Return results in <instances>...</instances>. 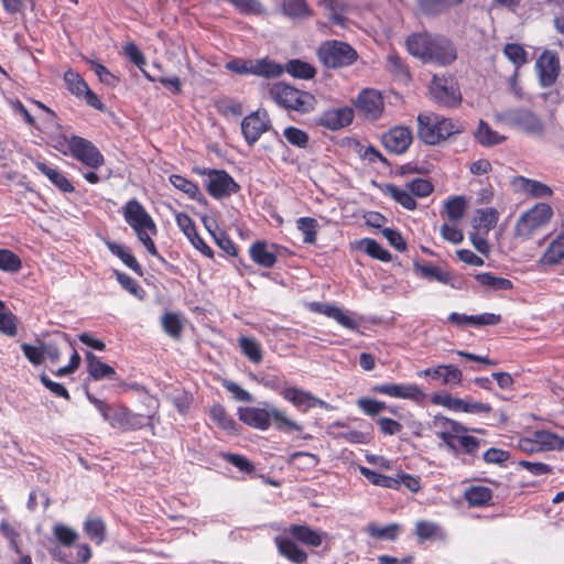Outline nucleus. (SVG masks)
<instances>
[{
  "instance_id": "1",
  "label": "nucleus",
  "mask_w": 564,
  "mask_h": 564,
  "mask_svg": "<svg viewBox=\"0 0 564 564\" xmlns=\"http://www.w3.org/2000/svg\"><path fill=\"white\" fill-rule=\"evenodd\" d=\"M238 415L240 421L254 429L265 431L270 427L271 421L279 431H301L302 426L286 416V414L276 408H239Z\"/></svg>"
},
{
  "instance_id": "2",
  "label": "nucleus",
  "mask_w": 564,
  "mask_h": 564,
  "mask_svg": "<svg viewBox=\"0 0 564 564\" xmlns=\"http://www.w3.org/2000/svg\"><path fill=\"white\" fill-rule=\"evenodd\" d=\"M123 216L147 250L152 256H159L152 240V236L156 234V226L144 207L137 199H131L124 206Z\"/></svg>"
},
{
  "instance_id": "3",
  "label": "nucleus",
  "mask_w": 564,
  "mask_h": 564,
  "mask_svg": "<svg viewBox=\"0 0 564 564\" xmlns=\"http://www.w3.org/2000/svg\"><path fill=\"white\" fill-rule=\"evenodd\" d=\"M269 94L278 105L299 112H308L313 110L315 105L313 95L283 83L274 84L270 88Z\"/></svg>"
},
{
  "instance_id": "4",
  "label": "nucleus",
  "mask_w": 564,
  "mask_h": 564,
  "mask_svg": "<svg viewBox=\"0 0 564 564\" xmlns=\"http://www.w3.org/2000/svg\"><path fill=\"white\" fill-rule=\"evenodd\" d=\"M321 63L328 68L346 67L358 58L356 50L346 42L330 40L321 44L317 50Z\"/></svg>"
},
{
  "instance_id": "5",
  "label": "nucleus",
  "mask_w": 564,
  "mask_h": 564,
  "mask_svg": "<svg viewBox=\"0 0 564 564\" xmlns=\"http://www.w3.org/2000/svg\"><path fill=\"white\" fill-rule=\"evenodd\" d=\"M87 398L98 409L104 420L112 427L130 430L141 426V416L131 413L128 409L119 405H109L90 393H87Z\"/></svg>"
},
{
  "instance_id": "6",
  "label": "nucleus",
  "mask_w": 564,
  "mask_h": 564,
  "mask_svg": "<svg viewBox=\"0 0 564 564\" xmlns=\"http://www.w3.org/2000/svg\"><path fill=\"white\" fill-rule=\"evenodd\" d=\"M552 216L553 210L550 205L544 203L534 205L518 219L514 227L516 236L523 240L531 238L538 229L551 220Z\"/></svg>"
},
{
  "instance_id": "7",
  "label": "nucleus",
  "mask_w": 564,
  "mask_h": 564,
  "mask_svg": "<svg viewBox=\"0 0 564 564\" xmlns=\"http://www.w3.org/2000/svg\"><path fill=\"white\" fill-rule=\"evenodd\" d=\"M67 141L69 153L79 162L91 169H98L105 163L104 155L87 139L72 135Z\"/></svg>"
},
{
  "instance_id": "8",
  "label": "nucleus",
  "mask_w": 564,
  "mask_h": 564,
  "mask_svg": "<svg viewBox=\"0 0 564 564\" xmlns=\"http://www.w3.org/2000/svg\"><path fill=\"white\" fill-rule=\"evenodd\" d=\"M240 126L246 142L253 145L271 128V121L265 110H257L245 117Z\"/></svg>"
},
{
  "instance_id": "9",
  "label": "nucleus",
  "mask_w": 564,
  "mask_h": 564,
  "mask_svg": "<svg viewBox=\"0 0 564 564\" xmlns=\"http://www.w3.org/2000/svg\"><path fill=\"white\" fill-rule=\"evenodd\" d=\"M354 106L359 116L371 121L377 120L383 112L382 96L375 89H364L360 91Z\"/></svg>"
},
{
  "instance_id": "10",
  "label": "nucleus",
  "mask_w": 564,
  "mask_h": 564,
  "mask_svg": "<svg viewBox=\"0 0 564 564\" xmlns=\"http://www.w3.org/2000/svg\"><path fill=\"white\" fill-rule=\"evenodd\" d=\"M66 88L77 98H82L85 102L98 110H104V105L97 95L88 87L84 78L73 69H68L64 74Z\"/></svg>"
},
{
  "instance_id": "11",
  "label": "nucleus",
  "mask_w": 564,
  "mask_h": 564,
  "mask_svg": "<svg viewBox=\"0 0 564 564\" xmlns=\"http://www.w3.org/2000/svg\"><path fill=\"white\" fill-rule=\"evenodd\" d=\"M535 67L540 85L542 87H551L560 75V58L555 52L545 50L536 59Z\"/></svg>"
},
{
  "instance_id": "12",
  "label": "nucleus",
  "mask_w": 564,
  "mask_h": 564,
  "mask_svg": "<svg viewBox=\"0 0 564 564\" xmlns=\"http://www.w3.org/2000/svg\"><path fill=\"white\" fill-rule=\"evenodd\" d=\"M207 191L215 198H223L239 191V185L225 171L212 170L207 173Z\"/></svg>"
},
{
  "instance_id": "13",
  "label": "nucleus",
  "mask_w": 564,
  "mask_h": 564,
  "mask_svg": "<svg viewBox=\"0 0 564 564\" xmlns=\"http://www.w3.org/2000/svg\"><path fill=\"white\" fill-rule=\"evenodd\" d=\"M382 144L391 153H404L413 141V134L409 127L395 126L382 134Z\"/></svg>"
},
{
  "instance_id": "14",
  "label": "nucleus",
  "mask_w": 564,
  "mask_h": 564,
  "mask_svg": "<svg viewBox=\"0 0 564 564\" xmlns=\"http://www.w3.org/2000/svg\"><path fill=\"white\" fill-rule=\"evenodd\" d=\"M432 98L444 107H456L460 102V95L447 79L434 76L430 86Z\"/></svg>"
},
{
  "instance_id": "15",
  "label": "nucleus",
  "mask_w": 564,
  "mask_h": 564,
  "mask_svg": "<svg viewBox=\"0 0 564 564\" xmlns=\"http://www.w3.org/2000/svg\"><path fill=\"white\" fill-rule=\"evenodd\" d=\"M430 55L427 62L440 65L451 64L457 57L456 50L448 39L433 34L431 36Z\"/></svg>"
},
{
  "instance_id": "16",
  "label": "nucleus",
  "mask_w": 564,
  "mask_h": 564,
  "mask_svg": "<svg viewBox=\"0 0 564 564\" xmlns=\"http://www.w3.org/2000/svg\"><path fill=\"white\" fill-rule=\"evenodd\" d=\"M354 110L349 107H340L325 110L317 118V124L332 131L343 129L351 123Z\"/></svg>"
},
{
  "instance_id": "17",
  "label": "nucleus",
  "mask_w": 564,
  "mask_h": 564,
  "mask_svg": "<svg viewBox=\"0 0 564 564\" xmlns=\"http://www.w3.org/2000/svg\"><path fill=\"white\" fill-rule=\"evenodd\" d=\"M507 120L528 133H540L543 130L542 121L530 110L516 109L506 112Z\"/></svg>"
},
{
  "instance_id": "18",
  "label": "nucleus",
  "mask_w": 564,
  "mask_h": 564,
  "mask_svg": "<svg viewBox=\"0 0 564 564\" xmlns=\"http://www.w3.org/2000/svg\"><path fill=\"white\" fill-rule=\"evenodd\" d=\"M417 135L426 144L440 143L437 115L434 112L420 113L417 116Z\"/></svg>"
},
{
  "instance_id": "19",
  "label": "nucleus",
  "mask_w": 564,
  "mask_h": 564,
  "mask_svg": "<svg viewBox=\"0 0 564 564\" xmlns=\"http://www.w3.org/2000/svg\"><path fill=\"white\" fill-rule=\"evenodd\" d=\"M176 224L180 229L184 232V235L188 238L191 243L199 250L203 254L212 258L214 252L210 247H208L204 240L199 237L196 231V227L193 220L185 213H177L175 216Z\"/></svg>"
},
{
  "instance_id": "20",
  "label": "nucleus",
  "mask_w": 564,
  "mask_h": 564,
  "mask_svg": "<svg viewBox=\"0 0 564 564\" xmlns=\"http://www.w3.org/2000/svg\"><path fill=\"white\" fill-rule=\"evenodd\" d=\"M419 377H430L432 379H442L446 386H457L462 382L463 372L454 365H440L417 372Z\"/></svg>"
},
{
  "instance_id": "21",
  "label": "nucleus",
  "mask_w": 564,
  "mask_h": 564,
  "mask_svg": "<svg viewBox=\"0 0 564 564\" xmlns=\"http://www.w3.org/2000/svg\"><path fill=\"white\" fill-rule=\"evenodd\" d=\"M372 390L389 397L409 400H420L425 395L416 384H380L373 387Z\"/></svg>"
},
{
  "instance_id": "22",
  "label": "nucleus",
  "mask_w": 564,
  "mask_h": 564,
  "mask_svg": "<svg viewBox=\"0 0 564 564\" xmlns=\"http://www.w3.org/2000/svg\"><path fill=\"white\" fill-rule=\"evenodd\" d=\"M281 394L296 408L305 406L306 409H310L317 405L325 409L328 408V404L325 401L317 399L311 392L294 387L285 388Z\"/></svg>"
},
{
  "instance_id": "23",
  "label": "nucleus",
  "mask_w": 564,
  "mask_h": 564,
  "mask_svg": "<svg viewBox=\"0 0 564 564\" xmlns=\"http://www.w3.org/2000/svg\"><path fill=\"white\" fill-rule=\"evenodd\" d=\"M85 358L87 362V371L89 377L94 380L116 379V370L111 366L101 361L95 354L87 351Z\"/></svg>"
},
{
  "instance_id": "24",
  "label": "nucleus",
  "mask_w": 564,
  "mask_h": 564,
  "mask_svg": "<svg viewBox=\"0 0 564 564\" xmlns=\"http://www.w3.org/2000/svg\"><path fill=\"white\" fill-rule=\"evenodd\" d=\"M289 533L297 541L315 547L319 546L326 538V533L313 530L306 524H292Z\"/></svg>"
},
{
  "instance_id": "25",
  "label": "nucleus",
  "mask_w": 564,
  "mask_h": 564,
  "mask_svg": "<svg viewBox=\"0 0 564 564\" xmlns=\"http://www.w3.org/2000/svg\"><path fill=\"white\" fill-rule=\"evenodd\" d=\"M274 246H268L264 241H256L251 245L249 253L253 262L264 268H272L276 262Z\"/></svg>"
},
{
  "instance_id": "26",
  "label": "nucleus",
  "mask_w": 564,
  "mask_h": 564,
  "mask_svg": "<svg viewBox=\"0 0 564 564\" xmlns=\"http://www.w3.org/2000/svg\"><path fill=\"white\" fill-rule=\"evenodd\" d=\"M274 541L279 553L289 561L296 564H303L306 562V552L300 549L291 539L276 536Z\"/></svg>"
},
{
  "instance_id": "27",
  "label": "nucleus",
  "mask_w": 564,
  "mask_h": 564,
  "mask_svg": "<svg viewBox=\"0 0 564 564\" xmlns=\"http://www.w3.org/2000/svg\"><path fill=\"white\" fill-rule=\"evenodd\" d=\"M430 33H417L412 34L406 40V47L411 55L422 59L423 62H427V56L430 55V44H431Z\"/></svg>"
},
{
  "instance_id": "28",
  "label": "nucleus",
  "mask_w": 564,
  "mask_h": 564,
  "mask_svg": "<svg viewBox=\"0 0 564 564\" xmlns=\"http://www.w3.org/2000/svg\"><path fill=\"white\" fill-rule=\"evenodd\" d=\"M36 169L45 175L58 189L65 193H73L74 186L70 181L59 170L52 167L43 162H36Z\"/></svg>"
},
{
  "instance_id": "29",
  "label": "nucleus",
  "mask_w": 564,
  "mask_h": 564,
  "mask_svg": "<svg viewBox=\"0 0 564 564\" xmlns=\"http://www.w3.org/2000/svg\"><path fill=\"white\" fill-rule=\"evenodd\" d=\"M513 184L534 197H550L553 194L552 188L546 184L523 176L516 177Z\"/></svg>"
},
{
  "instance_id": "30",
  "label": "nucleus",
  "mask_w": 564,
  "mask_h": 564,
  "mask_svg": "<svg viewBox=\"0 0 564 564\" xmlns=\"http://www.w3.org/2000/svg\"><path fill=\"white\" fill-rule=\"evenodd\" d=\"M476 141L482 147H494L502 143L506 140V137L499 134L497 131L492 130L490 126L480 120L477 130L474 133Z\"/></svg>"
},
{
  "instance_id": "31",
  "label": "nucleus",
  "mask_w": 564,
  "mask_h": 564,
  "mask_svg": "<svg viewBox=\"0 0 564 564\" xmlns=\"http://www.w3.org/2000/svg\"><path fill=\"white\" fill-rule=\"evenodd\" d=\"M284 67L269 58L253 59L252 75L275 78L283 74Z\"/></svg>"
},
{
  "instance_id": "32",
  "label": "nucleus",
  "mask_w": 564,
  "mask_h": 564,
  "mask_svg": "<svg viewBox=\"0 0 564 564\" xmlns=\"http://www.w3.org/2000/svg\"><path fill=\"white\" fill-rule=\"evenodd\" d=\"M443 425L447 427L446 431L438 432V437L451 448L456 449L458 447L457 443V436H459L460 433L465 432L466 429L452 420L448 419H442L441 420Z\"/></svg>"
},
{
  "instance_id": "33",
  "label": "nucleus",
  "mask_w": 564,
  "mask_h": 564,
  "mask_svg": "<svg viewBox=\"0 0 564 564\" xmlns=\"http://www.w3.org/2000/svg\"><path fill=\"white\" fill-rule=\"evenodd\" d=\"M401 527L398 523H390L384 527H380L377 523H369L366 528V532L373 539L384 540V541H394L399 533Z\"/></svg>"
},
{
  "instance_id": "34",
  "label": "nucleus",
  "mask_w": 564,
  "mask_h": 564,
  "mask_svg": "<svg viewBox=\"0 0 564 564\" xmlns=\"http://www.w3.org/2000/svg\"><path fill=\"white\" fill-rule=\"evenodd\" d=\"M534 442H538L541 452L560 451L564 448V437L549 431H538L534 433Z\"/></svg>"
},
{
  "instance_id": "35",
  "label": "nucleus",
  "mask_w": 564,
  "mask_h": 564,
  "mask_svg": "<svg viewBox=\"0 0 564 564\" xmlns=\"http://www.w3.org/2000/svg\"><path fill=\"white\" fill-rule=\"evenodd\" d=\"M467 209V202L464 196H453L444 203V214L451 221L460 220Z\"/></svg>"
},
{
  "instance_id": "36",
  "label": "nucleus",
  "mask_w": 564,
  "mask_h": 564,
  "mask_svg": "<svg viewBox=\"0 0 564 564\" xmlns=\"http://www.w3.org/2000/svg\"><path fill=\"white\" fill-rule=\"evenodd\" d=\"M210 417L213 422L224 431L229 433L236 432V423L234 419L226 412L225 408L216 403L209 410Z\"/></svg>"
},
{
  "instance_id": "37",
  "label": "nucleus",
  "mask_w": 564,
  "mask_h": 564,
  "mask_svg": "<svg viewBox=\"0 0 564 564\" xmlns=\"http://www.w3.org/2000/svg\"><path fill=\"white\" fill-rule=\"evenodd\" d=\"M286 463L300 470H311L319 464V457L307 452H294L289 456Z\"/></svg>"
},
{
  "instance_id": "38",
  "label": "nucleus",
  "mask_w": 564,
  "mask_h": 564,
  "mask_svg": "<svg viewBox=\"0 0 564 564\" xmlns=\"http://www.w3.org/2000/svg\"><path fill=\"white\" fill-rule=\"evenodd\" d=\"M414 271L422 278L435 280L443 284H447L451 281L449 272L436 265L414 263Z\"/></svg>"
},
{
  "instance_id": "39",
  "label": "nucleus",
  "mask_w": 564,
  "mask_h": 564,
  "mask_svg": "<svg viewBox=\"0 0 564 564\" xmlns=\"http://www.w3.org/2000/svg\"><path fill=\"white\" fill-rule=\"evenodd\" d=\"M564 259V238L554 239L540 259L541 264H557Z\"/></svg>"
},
{
  "instance_id": "40",
  "label": "nucleus",
  "mask_w": 564,
  "mask_h": 564,
  "mask_svg": "<svg viewBox=\"0 0 564 564\" xmlns=\"http://www.w3.org/2000/svg\"><path fill=\"white\" fill-rule=\"evenodd\" d=\"M498 221V213L494 208L478 209L474 219L475 227L488 234Z\"/></svg>"
},
{
  "instance_id": "41",
  "label": "nucleus",
  "mask_w": 564,
  "mask_h": 564,
  "mask_svg": "<svg viewBox=\"0 0 564 564\" xmlns=\"http://www.w3.org/2000/svg\"><path fill=\"white\" fill-rule=\"evenodd\" d=\"M437 124L438 134H442L440 135V143L454 134L462 133L465 130V126L460 121L444 118L440 115H437Z\"/></svg>"
},
{
  "instance_id": "42",
  "label": "nucleus",
  "mask_w": 564,
  "mask_h": 564,
  "mask_svg": "<svg viewBox=\"0 0 564 564\" xmlns=\"http://www.w3.org/2000/svg\"><path fill=\"white\" fill-rule=\"evenodd\" d=\"M415 533L421 541L430 539H444L445 533L442 528L431 521H419L415 524Z\"/></svg>"
},
{
  "instance_id": "43",
  "label": "nucleus",
  "mask_w": 564,
  "mask_h": 564,
  "mask_svg": "<svg viewBox=\"0 0 564 564\" xmlns=\"http://www.w3.org/2000/svg\"><path fill=\"white\" fill-rule=\"evenodd\" d=\"M284 70H286L293 77H297V78H302V79H311L316 74L315 68L311 64L300 61V59L290 61L286 64Z\"/></svg>"
},
{
  "instance_id": "44",
  "label": "nucleus",
  "mask_w": 564,
  "mask_h": 564,
  "mask_svg": "<svg viewBox=\"0 0 564 564\" xmlns=\"http://www.w3.org/2000/svg\"><path fill=\"white\" fill-rule=\"evenodd\" d=\"M86 534L95 543L100 544L106 539V525L99 518L87 519L84 524Z\"/></svg>"
},
{
  "instance_id": "45",
  "label": "nucleus",
  "mask_w": 564,
  "mask_h": 564,
  "mask_svg": "<svg viewBox=\"0 0 564 564\" xmlns=\"http://www.w3.org/2000/svg\"><path fill=\"white\" fill-rule=\"evenodd\" d=\"M420 9L426 14H438L452 6L458 4L462 0H417Z\"/></svg>"
},
{
  "instance_id": "46",
  "label": "nucleus",
  "mask_w": 564,
  "mask_h": 564,
  "mask_svg": "<svg viewBox=\"0 0 564 564\" xmlns=\"http://www.w3.org/2000/svg\"><path fill=\"white\" fill-rule=\"evenodd\" d=\"M359 471L365 478H367L375 486L390 488V489H397V481L394 480V477L381 475V474L376 473L365 466H360Z\"/></svg>"
},
{
  "instance_id": "47",
  "label": "nucleus",
  "mask_w": 564,
  "mask_h": 564,
  "mask_svg": "<svg viewBox=\"0 0 564 564\" xmlns=\"http://www.w3.org/2000/svg\"><path fill=\"white\" fill-rule=\"evenodd\" d=\"M297 229L303 234V241L313 245L316 242L317 220L312 217H301L296 221Z\"/></svg>"
},
{
  "instance_id": "48",
  "label": "nucleus",
  "mask_w": 564,
  "mask_h": 564,
  "mask_svg": "<svg viewBox=\"0 0 564 564\" xmlns=\"http://www.w3.org/2000/svg\"><path fill=\"white\" fill-rule=\"evenodd\" d=\"M388 193L394 200H397L404 208L409 210H413L416 208L415 199L413 198V195L406 187L400 188L398 186L390 185L388 186Z\"/></svg>"
},
{
  "instance_id": "49",
  "label": "nucleus",
  "mask_w": 564,
  "mask_h": 564,
  "mask_svg": "<svg viewBox=\"0 0 564 564\" xmlns=\"http://www.w3.org/2000/svg\"><path fill=\"white\" fill-rule=\"evenodd\" d=\"M491 497V490L482 486L471 487L465 492V498L469 505L477 507L486 505Z\"/></svg>"
},
{
  "instance_id": "50",
  "label": "nucleus",
  "mask_w": 564,
  "mask_h": 564,
  "mask_svg": "<svg viewBox=\"0 0 564 564\" xmlns=\"http://www.w3.org/2000/svg\"><path fill=\"white\" fill-rule=\"evenodd\" d=\"M107 247L109 248V250L116 254L117 257H119L121 259V261L127 265L129 267L131 270H133L134 272L137 273H141V265L139 264V262L135 260V258L129 252L127 251L121 245H118L116 242H107Z\"/></svg>"
},
{
  "instance_id": "51",
  "label": "nucleus",
  "mask_w": 564,
  "mask_h": 564,
  "mask_svg": "<svg viewBox=\"0 0 564 564\" xmlns=\"http://www.w3.org/2000/svg\"><path fill=\"white\" fill-rule=\"evenodd\" d=\"M477 281L494 290H510L512 282L505 278L495 276L489 272L479 273L476 275Z\"/></svg>"
},
{
  "instance_id": "52",
  "label": "nucleus",
  "mask_w": 564,
  "mask_h": 564,
  "mask_svg": "<svg viewBox=\"0 0 564 564\" xmlns=\"http://www.w3.org/2000/svg\"><path fill=\"white\" fill-rule=\"evenodd\" d=\"M22 267L21 259L9 249H0V270L18 272Z\"/></svg>"
},
{
  "instance_id": "53",
  "label": "nucleus",
  "mask_w": 564,
  "mask_h": 564,
  "mask_svg": "<svg viewBox=\"0 0 564 564\" xmlns=\"http://www.w3.org/2000/svg\"><path fill=\"white\" fill-rule=\"evenodd\" d=\"M506 57L517 67L527 63V52L522 45L517 43L507 44L503 48Z\"/></svg>"
},
{
  "instance_id": "54",
  "label": "nucleus",
  "mask_w": 564,
  "mask_h": 564,
  "mask_svg": "<svg viewBox=\"0 0 564 564\" xmlns=\"http://www.w3.org/2000/svg\"><path fill=\"white\" fill-rule=\"evenodd\" d=\"M239 346L242 352L253 362H260L262 360V350L260 345L251 338L241 337L239 339Z\"/></svg>"
},
{
  "instance_id": "55",
  "label": "nucleus",
  "mask_w": 564,
  "mask_h": 564,
  "mask_svg": "<svg viewBox=\"0 0 564 564\" xmlns=\"http://www.w3.org/2000/svg\"><path fill=\"white\" fill-rule=\"evenodd\" d=\"M283 135L286 141L299 148H306L308 144V135L305 131L296 127H288L283 131Z\"/></svg>"
},
{
  "instance_id": "56",
  "label": "nucleus",
  "mask_w": 564,
  "mask_h": 564,
  "mask_svg": "<svg viewBox=\"0 0 564 564\" xmlns=\"http://www.w3.org/2000/svg\"><path fill=\"white\" fill-rule=\"evenodd\" d=\"M170 182L174 187L187 194L191 198H196L200 195L198 187L181 175H171Z\"/></svg>"
},
{
  "instance_id": "57",
  "label": "nucleus",
  "mask_w": 564,
  "mask_h": 564,
  "mask_svg": "<svg viewBox=\"0 0 564 564\" xmlns=\"http://www.w3.org/2000/svg\"><path fill=\"white\" fill-rule=\"evenodd\" d=\"M431 400L436 405H442L454 411H460L463 406L462 399L454 398L448 393H434Z\"/></svg>"
},
{
  "instance_id": "58",
  "label": "nucleus",
  "mask_w": 564,
  "mask_h": 564,
  "mask_svg": "<svg viewBox=\"0 0 564 564\" xmlns=\"http://www.w3.org/2000/svg\"><path fill=\"white\" fill-rule=\"evenodd\" d=\"M406 188L413 196L426 197L433 192V185L423 178H415L406 184Z\"/></svg>"
},
{
  "instance_id": "59",
  "label": "nucleus",
  "mask_w": 564,
  "mask_h": 564,
  "mask_svg": "<svg viewBox=\"0 0 564 564\" xmlns=\"http://www.w3.org/2000/svg\"><path fill=\"white\" fill-rule=\"evenodd\" d=\"M225 67L239 75H252L253 59L234 58Z\"/></svg>"
},
{
  "instance_id": "60",
  "label": "nucleus",
  "mask_w": 564,
  "mask_h": 564,
  "mask_svg": "<svg viewBox=\"0 0 564 564\" xmlns=\"http://www.w3.org/2000/svg\"><path fill=\"white\" fill-rule=\"evenodd\" d=\"M361 245L365 247L366 252L376 259L382 261H389L391 259L390 253L383 249L376 240L364 239Z\"/></svg>"
},
{
  "instance_id": "61",
  "label": "nucleus",
  "mask_w": 564,
  "mask_h": 564,
  "mask_svg": "<svg viewBox=\"0 0 564 564\" xmlns=\"http://www.w3.org/2000/svg\"><path fill=\"white\" fill-rule=\"evenodd\" d=\"M164 330L172 337H178L182 330V324L178 316L174 313H167L162 317Z\"/></svg>"
},
{
  "instance_id": "62",
  "label": "nucleus",
  "mask_w": 564,
  "mask_h": 564,
  "mask_svg": "<svg viewBox=\"0 0 564 564\" xmlns=\"http://www.w3.org/2000/svg\"><path fill=\"white\" fill-rule=\"evenodd\" d=\"M282 10L291 18L303 17L306 13V3L304 0H284Z\"/></svg>"
},
{
  "instance_id": "63",
  "label": "nucleus",
  "mask_w": 564,
  "mask_h": 564,
  "mask_svg": "<svg viewBox=\"0 0 564 564\" xmlns=\"http://www.w3.org/2000/svg\"><path fill=\"white\" fill-rule=\"evenodd\" d=\"M54 534H55V538L64 545H72L76 539H77V533L66 527V525H63V524H56L54 527Z\"/></svg>"
},
{
  "instance_id": "64",
  "label": "nucleus",
  "mask_w": 564,
  "mask_h": 564,
  "mask_svg": "<svg viewBox=\"0 0 564 564\" xmlns=\"http://www.w3.org/2000/svg\"><path fill=\"white\" fill-rule=\"evenodd\" d=\"M358 406L368 415H376L387 409L384 402L361 398L357 401Z\"/></svg>"
}]
</instances>
